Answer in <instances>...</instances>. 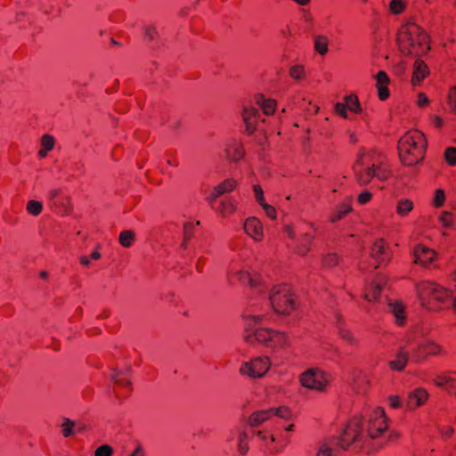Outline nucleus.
<instances>
[{
  "label": "nucleus",
  "mask_w": 456,
  "mask_h": 456,
  "mask_svg": "<svg viewBox=\"0 0 456 456\" xmlns=\"http://www.w3.org/2000/svg\"><path fill=\"white\" fill-rule=\"evenodd\" d=\"M400 50L412 57H417L413 64L411 83L419 85L429 73L427 64L419 59L429 50L428 37L425 31L415 23L404 24L397 37Z\"/></svg>",
  "instance_id": "f257e3e1"
},
{
  "label": "nucleus",
  "mask_w": 456,
  "mask_h": 456,
  "mask_svg": "<svg viewBox=\"0 0 456 456\" xmlns=\"http://www.w3.org/2000/svg\"><path fill=\"white\" fill-rule=\"evenodd\" d=\"M387 427L384 410L376 408L366 421L361 418L354 419L338 438L337 444L345 450L354 442L364 443L365 433L369 438L375 439L387 429Z\"/></svg>",
  "instance_id": "f03ea898"
},
{
  "label": "nucleus",
  "mask_w": 456,
  "mask_h": 456,
  "mask_svg": "<svg viewBox=\"0 0 456 456\" xmlns=\"http://www.w3.org/2000/svg\"><path fill=\"white\" fill-rule=\"evenodd\" d=\"M244 319V340L248 344L254 345L258 342L273 349H281L289 346V340L285 333L259 326L263 320L261 315H247Z\"/></svg>",
  "instance_id": "7ed1b4c3"
},
{
  "label": "nucleus",
  "mask_w": 456,
  "mask_h": 456,
  "mask_svg": "<svg viewBox=\"0 0 456 456\" xmlns=\"http://www.w3.org/2000/svg\"><path fill=\"white\" fill-rule=\"evenodd\" d=\"M354 179L360 186H366L372 178L376 177L380 181H387L390 171L381 163L374 159L372 151L360 149L356 155V160L352 166Z\"/></svg>",
  "instance_id": "20e7f679"
},
{
  "label": "nucleus",
  "mask_w": 456,
  "mask_h": 456,
  "mask_svg": "<svg viewBox=\"0 0 456 456\" xmlns=\"http://www.w3.org/2000/svg\"><path fill=\"white\" fill-rule=\"evenodd\" d=\"M426 142L418 131L406 133L398 142V151L402 163L405 166L419 164L424 158Z\"/></svg>",
  "instance_id": "39448f33"
},
{
  "label": "nucleus",
  "mask_w": 456,
  "mask_h": 456,
  "mask_svg": "<svg viewBox=\"0 0 456 456\" xmlns=\"http://www.w3.org/2000/svg\"><path fill=\"white\" fill-rule=\"evenodd\" d=\"M416 289L422 305H428L434 301L452 305L456 310V295H452L440 285L431 281H423L416 286Z\"/></svg>",
  "instance_id": "423d86ee"
},
{
  "label": "nucleus",
  "mask_w": 456,
  "mask_h": 456,
  "mask_svg": "<svg viewBox=\"0 0 456 456\" xmlns=\"http://www.w3.org/2000/svg\"><path fill=\"white\" fill-rule=\"evenodd\" d=\"M269 300L274 311L280 314H289L295 308L290 288L286 284L273 287Z\"/></svg>",
  "instance_id": "0eeeda50"
},
{
  "label": "nucleus",
  "mask_w": 456,
  "mask_h": 456,
  "mask_svg": "<svg viewBox=\"0 0 456 456\" xmlns=\"http://www.w3.org/2000/svg\"><path fill=\"white\" fill-rule=\"evenodd\" d=\"M300 383L304 387L322 392L328 386L326 373L319 369H308L300 375Z\"/></svg>",
  "instance_id": "6e6552de"
},
{
  "label": "nucleus",
  "mask_w": 456,
  "mask_h": 456,
  "mask_svg": "<svg viewBox=\"0 0 456 456\" xmlns=\"http://www.w3.org/2000/svg\"><path fill=\"white\" fill-rule=\"evenodd\" d=\"M270 365L271 362L268 357H257L250 362H244L240 369V372L251 378H261L266 373Z\"/></svg>",
  "instance_id": "1a4fd4ad"
},
{
  "label": "nucleus",
  "mask_w": 456,
  "mask_h": 456,
  "mask_svg": "<svg viewBox=\"0 0 456 456\" xmlns=\"http://www.w3.org/2000/svg\"><path fill=\"white\" fill-rule=\"evenodd\" d=\"M242 119L246 126V130L248 134H253L256 129V122L259 117L258 110L253 106H244L242 110Z\"/></svg>",
  "instance_id": "9d476101"
},
{
  "label": "nucleus",
  "mask_w": 456,
  "mask_h": 456,
  "mask_svg": "<svg viewBox=\"0 0 456 456\" xmlns=\"http://www.w3.org/2000/svg\"><path fill=\"white\" fill-rule=\"evenodd\" d=\"M440 352V346L433 341H427L423 345H419L413 351V356L417 361L423 360L427 355H436Z\"/></svg>",
  "instance_id": "9b49d317"
},
{
  "label": "nucleus",
  "mask_w": 456,
  "mask_h": 456,
  "mask_svg": "<svg viewBox=\"0 0 456 456\" xmlns=\"http://www.w3.org/2000/svg\"><path fill=\"white\" fill-rule=\"evenodd\" d=\"M414 262L427 265L434 260L435 252L428 247L418 245L414 248Z\"/></svg>",
  "instance_id": "f8f14e48"
},
{
  "label": "nucleus",
  "mask_w": 456,
  "mask_h": 456,
  "mask_svg": "<svg viewBox=\"0 0 456 456\" xmlns=\"http://www.w3.org/2000/svg\"><path fill=\"white\" fill-rule=\"evenodd\" d=\"M376 81H377L376 86L378 88L379 98L381 101L387 100L389 96V90L387 88V85L390 82V79H389L387 74L383 70L378 72V74L376 75Z\"/></svg>",
  "instance_id": "ddd939ff"
},
{
  "label": "nucleus",
  "mask_w": 456,
  "mask_h": 456,
  "mask_svg": "<svg viewBox=\"0 0 456 456\" xmlns=\"http://www.w3.org/2000/svg\"><path fill=\"white\" fill-rule=\"evenodd\" d=\"M372 257L379 263L389 261L391 255L382 240L376 241L371 250Z\"/></svg>",
  "instance_id": "4468645a"
},
{
  "label": "nucleus",
  "mask_w": 456,
  "mask_h": 456,
  "mask_svg": "<svg viewBox=\"0 0 456 456\" xmlns=\"http://www.w3.org/2000/svg\"><path fill=\"white\" fill-rule=\"evenodd\" d=\"M428 398V393L421 388H418L411 392L408 395L407 406L409 409H413L422 405Z\"/></svg>",
  "instance_id": "2eb2a0df"
},
{
  "label": "nucleus",
  "mask_w": 456,
  "mask_h": 456,
  "mask_svg": "<svg viewBox=\"0 0 456 456\" xmlns=\"http://www.w3.org/2000/svg\"><path fill=\"white\" fill-rule=\"evenodd\" d=\"M245 232L255 240L262 236V226L258 219L255 217L248 218L244 224Z\"/></svg>",
  "instance_id": "dca6fc26"
},
{
  "label": "nucleus",
  "mask_w": 456,
  "mask_h": 456,
  "mask_svg": "<svg viewBox=\"0 0 456 456\" xmlns=\"http://www.w3.org/2000/svg\"><path fill=\"white\" fill-rule=\"evenodd\" d=\"M388 309L395 317L396 324L403 325L405 322L404 306L399 301H388Z\"/></svg>",
  "instance_id": "f3484780"
},
{
  "label": "nucleus",
  "mask_w": 456,
  "mask_h": 456,
  "mask_svg": "<svg viewBox=\"0 0 456 456\" xmlns=\"http://www.w3.org/2000/svg\"><path fill=\"white\" fill-rule=\"evenodd\" d=\"M272 411L267 410L257 411L250 415L248 424L250 427H258L272 417Z\"/></svg>",
  "instance_id": "a211bd4d"
},
{
  "label": "nucleus",
  "mask_w": 456,
  "mask_h": 456,
  "mask_svg": "<svg viewBox=\"0 0 456 456\" xmlns=\"http://www.w3.org/2000/svg\"><path fill=\"white\" fill-rule=\"evenodd\" d=\"M395 356V360L390 361L388 364L392 370L401 371L408 362L409 354L404 352L403 348H400Z\"/></svg>",
  "instance_id": "6ab92c4d"
},
{
  "label": "nucleus",
  "mask_w": 456,
  "mask_h": 456,
  "mask_svg": "<svg viewBox=\"0 0 456 456\" xmlns=\"http://www.w3.org/2000/svg\"><path fill=\"white\" fill-rule=\"evenodd\" d=\"M256 103L263 110L265 115H271L274 112L276 102L273 99H265L262 94L255 96Z\"/></svg>",
  "instance_id": "aec40b11"
},
{
  "label": "nucleus",
  "mask_w": 456,
  "mask_h": 456,
  "mask_svg": "<svg viewBox=\"0 0 456 456\" xmlns=\"http://www.w3.org/2000/svg\"><path fill=\"white\" fill-rule=\"evenodd\" d=\"M342 323V319L340 316H337L336 325L338 327V336L346 342H347L351 346H355L357 344V339L354 336L346 329L343 328L340 324Z\"/></svg>",
  "instance_id": "412c9836"
},
{
  "label": "nucleus",
  "mask_w": 456,
  "mask_h": 456,
  "mask_svg": "<svg viewBox=\"0 0 456 456\" xmlns=\"http://www.w3.org/2000/svg\"><path fill=\"white\" fill-rule=\"evenodd\" d=\"M314 240V235L307 232L304 233L297 246V252L301 256H305L310 251V244Z\"/></svg>",
  "instance_id": "4be33fe9"
},
{
  "label": "nucleus",
  "mask_w": 456,
  "mask_h": 456,
  "mask_svg": "<svg viewBox=\"0 0 456 456\" xmlns=\"http://www.w3.org/2000/svg\"><path fill=\"white\" fill-rule=\"evenodd\" d=\"M382 290V281H379L376 282H373L370 285L368 288L367 292L364 294V298L367 301H376L379 298V295L380 291Z\"/></svg>",
  "instance_id": "5701e85b"
},
{
  "label": "nucleus",
  "mask_w": 456,
  "mask_h": 456,
  "mask_svg": "<svg viewBox=\"0 0 456 456\" xmlns=\"http://www.w3.org/2000/svg\"><path fill=\"white\" fill-rule=\"evenodd\" d=\"M328 43L329 39L324 35H318L314 37V50L321 55H325L329 49H328Z\"/></svg>",
  "instance_id": "b1692460"
},
{
  "label": "nucleus",
  "mask_w": 456,
  "mask_h": 456,
  "mask_svg": "<svg viewBox=\"0 0 456 456\" xmlns=\"http://www.w3.org/2000/svg\"><path fill=\"white\" fill-rule=\"evenodd\" d=\"M53 205L56 207L58 211L62 216H67L70 213V210L72 208L71 205V200L69 197H62L60 198L58 200H55Z\"/></svg>",
  "instance_id": "393cba45"
},
{
  "label": "nucleus",
  "mask_w": 456,
  "mask_h": 456,
  "mask_svg": "<svg viewBox=\"0 0 456 456\" xmlns=\"http://www.w3.org/2000/svg\"><path fill=\"white\" fill-rule=\"evenodd\" d=\"M237 182L232 179L229 178L224 181L223 183L217 184L214 190L217 192L219 196H222L225 193H228L232 191L236 187Z\"/></svg>",
  "instance_id": "a878e982"
},
{
  "label": "nucleus",
  "mask_w": 456,
  "mask_h": 456,
  "mask_svg": "<svg viewBox=\"0 0 456 456\" xmlns=\"http://www.w3.org/2000/svg\"><path fill=\"white\" fill-rule=\"evenodd\" d=\"M413 208V203L408 199H402L398 201L396 206L397 214L404 216Z\"/></svg>",
  "instance_id": "bb28decb"
},
{
  "label": "nucleus",
  "mask_w": 456,
  "mask_h": 456,
  "mask_svg": "<svg viewBox=\"0 0 456 456\" xmlns=\"http://www.w3.org/2000/svg\"><path fill=\"white\" fill-rule=\"evenodd\" d=\"M134 240V233L131 230H125L120 232L118 241L125 247L129 248Z\"/></svg>",
  "instance_id": "cd10ccee"
},
{
  "label": "nucleus",
  "mask_w": 456,
  "mask_h": 456,
  "mask_svg": "<svg viewBox=\"0 0 456 456\" xmlns=\"http://www.w3.org/2000/svg\"><path fill=\"white\" fill-rule=\"evenodd\" d=\"M234 274L236 275L238 280L242 283L248 282L251 287H256L258 285V281L253 279L247 271L239 270L235 272Z\"/></svg>",
  "instance_id": "c85d7f7f"
},
{
  "label": "nucleus",
  "mask_w": 456,
  "mask_h": 456,
  "mask_svg": "<svg viewBox=\"0 0 456 456\" xmlns=\"http://www.w3.org/2000/svg\"><path fill=\"white\" fill-rule=\"evenodd\" d=\"M75 426H76L75 421H73L68 418H64L63 422L61 424L62 436L64 437H69V436H73L75 434V431H74Z\"/></svg>",
  "instance_id": "c756f323"
},
{
  "label": "nucleus",
  "mask_w": 456,
  "mask_h": 456,
  "mask_svg": "<svg viewBox=\"0 0 456 456\" xmlns=\"http://www.w3.org/2000/svg\"><path fill=\"white\" fill-rule=\"evenodd\" d=\"M346 108L353 112H359L361 110V105L358 98L355 95H348L345 97Z\"/></svg>",
  "instance_id": "7c9ffc66"
},
{
  "label": "nucleus",
  "mask_w": 456,
  "mask_h": 456,
  "mask_svg": "<svg viewBox=\"0 0 456 456\" xmlns=\"http://www.w3.org/2000/svg\"><path fill=\"white\" fill-rule=\"evenodd\" d=\"M27 211L32 216H38L43 209V205L40 201L31 200L27 203Z\"/></svg>",
  "instance_id": "2f4dec72"
},
{
  "label": "nucleus",
  "mask_w": 456,
  "mask_h": 456,
  "mask_svg": "<svg viewBox=\"0 0 456 456\" xmlns=\"http://www.w3.org/2000/svg\"><path fill=\"white\" fill-rule=\"evenodd\" d=\"M194 231L193 224L191 223H185L183 224V241L181 247L185 249L187 248V241L192 237Z\"/></svg>",
  "instance_id": "473e14b6"
},
{
  "label": "nucleus",
  "mask_w": 456,
  "mask_h": 456,
  "mask_svg": "<svg viewBox=\"0 0 456 456\" xmlns=\"http://www.w3.org/2000/svg\"><path fill=\"white\" fill-rule=\"evenodd\" d=\"M314 456H337L335 451L326 443L320 444Z\"/></svg>",
  "instance_id": "72a5a7b5"
},
{
  "label": "nucleus",
  "mask_w": 456,
  "mask_h": 456,
  "mask_svg": "<svg viewBox=\"0 0 456 456\" xmlns=\"http://www.w3.org/2000/svg\"><path fill=\"white\" fill-rule=\"evenodd\" d=\"M234 209V205L230 200H222L220 201L219 208H216V210L224 216L228 213H232Z\"/></svg>",
  "instance_id": "f704fd0d"
},
{
  "label": "nucleus",
  "mask_w": 456,
  "mask_h": 456,
  "mask_svg": "<svg viewBox=\"0 0 456 456\" xmlns=\"http://www.w3.org/2000/svg\"><path fill=\"white\" fill-rule=\"evenodd\" d=\"M126 456H146V450L141 443L135 442L134 447L128 451Z\"/></svg>",
  "instance_id": "c9c22d12"
},
{
  "label": "nucleus",
  "mask_w": 456,
  "mask_h": 456,
  "mask_svg": "<svg viewBox=\"0 0 456 456\" xmlns=\"http://www.w3.org/2000/svg\"><path fill=\"white\" fill-rule=\"evenodd\" d=\"M352 210L351 207L346 205V204H343L339 207V209L338 210L337 214L333 215L331 217H330V220L332 222H336L341 218H343L346 214H348L350 211Z\"/></svg>",
  "instance_id": "e433bc0d"
},
{
  "label": "nucleus",
  "mask_w": 456,
  "mask_h": 456,
  "mask_svg": "<svg viewBox=\"0 0 456 456\" xmlns=\"http://www.w3.org/2000/svg\"><path fill=\"white\" fill-rule=\"evenodd\" d=\"M270 411H272V417L273 416H278L281 419H289L290 416V411L286 407H279V408H270Z\"/></svg>",
  "instance_id": "4c0bfd02"
},
{
  "label": "nucleus",
  "mask_w": 456,
  "mask_h": 456,
  "mask_svg": "<svg viewBox=\"0 0 456 456\" xmlns=\"http://www.w3.org/2000/svg\"><path fill=\"white\" fill-rule=\"evenodd\" d=\"M322 264L325 267H332L338 264V256L335 253H330L323 256Z\"/></svg>",
  "instance_id": "58836bf2"
},
{
  "label": "nucleus",
  "mask_w": 456,
  "mask_h": 456,
  "mask_svg": "<svg viewBox=\"0 0 456 456\" xmlns=\"http://www.w3.org/2000/svg\"><path fill=\"white\" fill-rule=\"evenodd\" d=\"M389 9L394 14H400L405 9V4L402 0H392L389 4Z\"/></svg>",
  "instance_id": "ea45409f"
},
{
  "label": "nucleus",
  "mask_w": 456,
  "mask_h": 456,
  "mask_svg": "<svg viewBox=\"0 0 456 456\" xmlns=\"http://www.w3.org/2000/svg\"><path fill=\"white\" fill-rule=\"evenodd\" d=\"M444 158L446 162L450 166H454L456 164V148L449 147L445 150Z\"/></svg>",
  "instance_id": "a19ab883"
},
{
  "label": "nucleus",
  "mask_w": 456,
  "mask_h": 456,
  "mask_svg": "<svg viewBox=\"0 0 456 456\" xmlns=\"http://www.w3.org/2000/svg\"><path fill=\"white\" fill-rule=\"evenodd\" d=\"M54 138L50 134H45L41 138V147L50 151L53 149Z\"/></svg>",
  "instance_id": "79ce46f5"
},
{
  "label": "nucleus",
  "mask_w": 456,
  "mask_h": 456,
  "mask_svg": "<svg viewBox=\"0 0 456 456\" xmlns=\"http://www.w3.org/2000/svg\"><path fill=\"white\" fill-rule=\"evenodd\" d=\"M232 151H233L232 152V150L227 151V155L231 159H232L234 161H238L240 159H242L244 152L239 145L234 146L232 148Z\"/></svg>",
  "instance_id": "37998d69"
},
{
  "label": "nucleus",
  "mask_w": 456,
  "mask_h": 456,
  "mask_svg": "<svg viewBox=\"0 0 456 456\" xmlns=\"http://www.w3.org/2000/svg\"><path fill=\"white\" fill-rule=\"evenodd\" d=\"M289 75L294 79H297V80L301 79L305 75L303 67L300 65L292 66L289 69Z\"/></svg>",
  "instance_id": "c03bdc74"
},
{
  "label": "nucleus",
  "mask_w": 456,
  "mask_h": 456,
  "mask_svg": "<svg viewBox=\"0 0 456 456\" xmlns=\"http://www.w3.org/2000/svg\"><path fill=\"white\" fill-rule=\"evenodd\" d=\"M112 453L113 449L108 444H103L95 450L94 456H111Z\"/></svg>",
  "instance_id": "a18cd8bd"
},
{
  "label": "nucleus",
  "mask_w": 456,
  "mask_h": 456,
  "mask_svg": "<svg viewBox=\"0 0 456 456\" xmlns=\"http://www.w3.org/2000/svg\"><path fill=\"white\" fill-rule=\"evenodd\" d=\"M123 375L121 370H115V373L111 376V379L118 385L121 387H126L130 385V382L126 379H120L119 377Z\"/></svg>",
  "instance_id": "49530a36"
},
{
  "label": "nucleus",
  "mask_w": 456,
  "mask_h": 456,
  "mask_svg": "<svg viewBox=\"0 0 456 456\" xmlns=\"http://www.w3.org/2000/svg\"><path fill=\"white\" fill-rule=\"evenodd\" d=\"M448 104L451 110L456 115V86L448 94Z\"/></svg>",
  "instance_id": "de8ad7c7"
},
{
  "label": "nucleus",
  "mask_w": 456,
  "mask_h": 456,
  "mask_svg": "<svg viewBox=\"0 0 456 456\" xmlns=\"http://www.w3.org/2000/svg\"><path fill=\"white\" fill-rule=\"evenodd\" d=\"M440 222L445 228H452L453 226L452 221L451 220V213L444 211L439 217Z\"/></svg>",
  "instance_id": "09e8293b"
},
{
  "label": "nucleus",
  "mask_w": 456,
  "mask_h": 456,
  "mask_svg": "<svg viewBox=\"0 0 456 456\" xmlns=\"http://www.w3.org/2000/svg\"><path fill=\"white\" fill-rule=\"evenodd\" d=\"M253 190H254V192H255V196H256V199L257 200V202L262 206L263 204H265V197H264V191L263 189L260 187V185H257V184H255L253 186Z\"/></svg>",
  "instance_id": "8fccbe9b"
},
{
  "label": "nucleus",
  "mask_w": 456,
  "mask_h": 456,
  "mask_svg": "<svg viewBox=\"0 0 456 456\" xmlns=\"http://www.w3.org/2000/svg\"><path fill=\"white\" fill-rule=\"evenodd\" d=\"M445 199L444 191L441 189L436 191V195L434 199V205L436 207H441L444 204Z\"/></svg>",
  "instance_id": "3c124183"
},
{
  "label": "nucleus",
  "mask_w": 456,
  "mask_h": 456,
  "mask_svg": "<svg viewBox=\"0 0 456 456\" xmlns=\"http://www.w3.org/2000/svg\"><path fill=\"white\" fill-rule=\"evenodd\" d=\"M372 198V193L369 191H362L358 198H357V200L360 204L363 205V204H366L368 203Z\"/></svg>",
  "instance_id": "603ef678"
},
{
  "label": "nucleus",
  "mask_w": 456,
  "mask_h": 456,
  "mask_svg": "<svg viewBox=\"0 0 456 456\" xmlns=\"http://www.w3.org/2000/svg\"><path fill=\"white\" fill-rule=\"evenodd\" d=\"M347 108L345 103L338 102L335 105V111L344 118H347Z\"/></svg>",
  "instance_id": "864d4df0"
},
{
  "label": "nucleus",
  "mask_w": 456,
  "mask_h": 456,
  "mask_svg": "<svg viewBox=\"0 0 456 456\" xmlns=\"http://www.w3.org/2000/svg\"><path fill=\"white\" fill-rule=\"evenodd\" d=\"M262 208H264L265 214L272 219L276 218V210L271 205L265 203L262 205Z\"/></svg>",
  "instance_id": "5fc2aeb1"
},
{
  "label": "nucleus",
  "mask_w": 456,
  "mask_h": 456,
  "mask_svg": "<svg viewBox=\"0 0 456 456\" xmlns=\"http://www.w3.org/2000/svg\"><path fill=\"white\" fill-rule=\"evenodd\" d=\"M157 35H158V32H157L156 28L154 26H151V27H146L145 28V36L150 40H154V38L157 37Z\"/></svg>",
  "instance_id": "6e6d98bb"
},
{
  "label": "nucleus",
  "mask_w": 456,
  "mask_h": 456,
  "mask_svg": "<svg viewBox=\"0 0 456 456\" xmlns=\"http://www.w3.org/2000/svg\"><path fill=\"white\" fill-rule=\"evenodd\" d=\"M389 405L392 408H398L401 406L400 398L397 395H390L388 397Z\"/></svg>",
  "instance_id": "4d7b16f0"
},
{
  "label": "nucleus",
  "mask_w": 456,
  "mask_h": 456,
  "mask_svg": "<svg viewBox=\"0 0 456 456\" xmlns=\"http://www.w3.org/2000/svg\"><path fill=\"white\" fill-rule=\"evenodd\" d=\"M417 103L419 107H424L428 103V98L423 93H419L418 95Z\"/></svg>",
  "instance_id": "13d9d810"
},
{
  "label": "nucleus",
  "mask_w": 456,
  "mask_h": 456,
  "mask_svg": "<svg viewBox=\"0 0 456 456\" xmlns=\"http://www.w3.org/2000/svg\"><path fill=\"white\" fill-rule=\"evenodd\" d=\"M60 193H61V191L58 189H53L49 191L48 197L53 204L54 203L55 200H59L58 196L60 195Z\"/></svg>",
  "instance_id": "bf43d9fd"
},
{
  "label": "nucleus",
  "mask_w": 456,
  "mask_h": 456,
  "mask_svg": "<svg viewBox=\"0 0 456 456\" xmlns=\"http://www.w3.org/2000/svg\"><path fill=\"white\" fill-rule=\"evenodd\" d=\"M218 197L220 196L215 190H213V191L206 198L207 201L210 203L212 208H215L214 202L217 200Z\"/></svg>",
  "instance_id": "052dcab7"
},
{
  "label": "nucleus",
  "mask_w": 456,
  "mask_h": 456,
  "mask_svg": "<svg viewBox=\"0 0 456 456\" xmlns=\"http://www.w3.org/2000/svg\"><path fill=\"white\" fill-rule=\"evenodd\" d=\"M238 450L241 454H245L248 451V446L243 441H239Z\"/></svg>",
  "instance_id": "680f3d73"
},
{
  "label": "nucleus",
  "mask_w": 456,
  "mask_h": 456,
  "mask_svg": "<svg viewBox=\"0 0 456 456\" xmlns=\"http://www.w3.org/2000/svg\"><path fill=\"white\" fill-rule=\"evenodd\" d=\"M284 231L290 239H295V232L291 225H286Z\"/></svg>",
  "instance_id": "e2e57ef3"
},
{
  "label": "nucleus",
  "mask_w": 456,
  "mask_h": 456,
  "mask_svg": "<svg viewBox=\"0 0 456 456\" xmlns=\"http://www.w3.org/2000/svg\"><path fill=\"white\" fill-rule=\"evenodd\" d=\"M80 264L83 265H90V258L85 256H80L79 258Z\"/></svg>",
  "instance_id": "0e129e2a"
},
{
  "label": "nucleus",
  "mask_w": 456,
  "mask_h": 456,
  "mask_svg": "<svg viewBox=\"0 0 456 456\" xmlns=\"http://www.w3.org/2000/svg\"><path fill=\"white\" fill-rule=\"evenodd\" d=\"M448 381L446 377H439L436 380L437 386H444Z\"/></svg>",
  "instance_id": "69168bd1"
},
{
  "label": "nucleus",
  "mask_w": 456,
  "mask_h": 456,
  "mask_svg": "<svg viewBox=\"0 0 456 456\" xmlns=\"http://www.w3.org/2000/svg\"><path fill=\"white\" fill-rule=\"evenodd\" d=\"M434 124L436 127H440L443 124L442 118L438 116L434 117Z\"/></svg>",
  "instance_id": "338daca9"
},
{
  "label": "nucleus",
  "mask_w": 456,
  "mask_h": 456,
  "mask_svg": "<svg viewBox=\"0 0 456 456\" xmlns=\"http://www.w3.org/2000/svg\"><path fill=\"white\" fill-rule=\"evenodd\" d=\"M91 259L93 260H98L101 258V253L97 250L94 251L91 255H90V257Z\"/></svg>",
  "instance_id": "774afa93"
}]
</instances>
